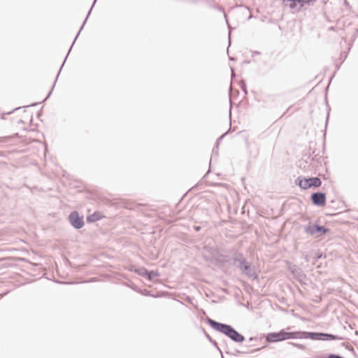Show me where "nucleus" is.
<instances>
[{"mask_svg":"<svg viewBox=\"0 0 358 358\" xmlns=\"http://www.w3.org/2000/svg\"><path fill=\"white\" fill-rule=\"evenodd\" d=\"M294 331H288L286 329H282L278 331L263 334L262 337L268 343L282 342L289 339H294Z\"/></svg>","mask_w":358,"mask_h":358,"instance_id":"nucleus-3","label":"nucleus"},{"mask_svg":"<svg viewBox=\"0 0 358 358\" xmlns=\"http://www.w3.org/2000/svg\"><path fill=\"white\" fill-rule=\"evenodd\" d=\"M260 54H261L260 52H259L257 50H255V51L252 52V57H255V55H259Z\"/></svg>","mask_w":358,"mask_h":358,"instance_id":"nucleus-31","label":"nucleus"},{"mask_svg":"<svg viewBox=\"0 0 358 358\" xmlns=\"http://www.w3.org/2000/svg\"><path fill=\"white\" fill-rule=\"evenodd\" d=\"M96 1H97V0H94L93 3H92V6H91L90 9V10H89V11H88L87 15V16H86L85 19L84 20V21H83V24H82V25H81V27H80V28L79 31H78V33H77V34H76V37H75V38H74V40H73V43H72L71 45V47H70V48H69V51H68V52H67V54H66V57H65V58H64V62H63V63H62V66H60V68H59V71H58V73H57V76H56V78H55V81H54V83H53V85H52V87H51V89H50V92H48V94H47L46 97H45V99L43 101H43H45L46 100H48V99H49V97L50 96V95H51V94H52V91H53V90H54V87H55V86L56 82H57V79H58V78H59V74H60V73H61V71H62V68H63V66H64V64H65V62H66V59H67V57H68V56H69V55L70 52L71 51V49H72V48H73V45H74V43H75V42H76V41L77 40L78 37L79 36V35H80V32H81L82 29H83V27H84L85 24H86L87 20L88 17H90V14H91V12H92V9H93V8H94V5H95V3H96Z\"/></svg>","mask_w":358,"mask_h":358,"instance_id":"nucleus-5","label":"nucleus"},{"mask_svg":"<svg viewBox=\"0 0 358 358\" xmlns=\"http://www.w3.org/2000/svg\"><path fill=\"white\" fill-rule=\"evenodd\" d=\"M68 220L75 229H80L85 225L84 216L80 215L77 210H73L69 213Z\"/></svg>","mask_w":358,"mask_h":358,"instance_id":"nucleus-7","label":"nucleus"},{"mask_svg":"<svg viewBox=\"0 0 358 358\" xmlns=\"http://www.w3.org/2000/svg\"><path fill=\"white\" fill-rule=\"evenodd\" d=\"M358 34H356V32L355 33L353 37L355 38L357 36Z\"/></svg>","mask_w":358,"mask_h":358,"instance_id":"nucleus-51","label":"nucleus"},{"mask_svg":"<svg viewBox=\"0 0 358 358\" xmlns=\"http://www.w3.org/2000/svg\"><path fill=\"white\" fill-rule=\"evenodd\" d=\"M136 292L146 296L157 297L155 294H151V292L148 289H141L138 287V290H136Z\"/></svg>","mask_w":358,"mask_h":358,"instance_id":"nucleus-19","label":"nucleus"},{"mask_svg":"<svg viewBox=\"0 0 358 358\" xmlns=\"http://www.w3.org/2000/svg\"><path fill=\"white\" fill-rule=\"evenodd\" d=\"M210 169H209V170L207 171L206 175L202 178V179L197 184H196L194 186H193L189 190L193 189H197L199 187V186L200 185V184L205 180L206 176L210 173Z\"/></svg>","mask_w":358,"mask_h":358,"instance_id":"nucleus-22","label":"nucleus"},{"mask_svg":"<svg viewBox=\"0 0 358 358\" xmlns=\"http://www.w3.org/2000/svg\"><path fill=\"white\" fill-rule=\"evenodd\" d=\"M215 348H216V349H217V350L220 352L221 355H222V350H220V348H219L218 345H217V347H215Z\"/></svg>","mask_w":358,"mask_h":358,"instance_id":"nucleus-41","label":"nucleus"},{"mask_svg":"<svg viewBox=\"0 0 358 358\" xmlns=\"http://www.w3.org/2000/svg\"><path fill=\"white\" fill-rule=\"evenodd\" d=\"M289 1L288 6L292 10H301L305 5L313 4L317 0H286Z\"/></svg>","mask_w":358,"mask_h":358,"instance_id":"nucleus-9","label":"nucleus"},{"mask_svg":"<svg viewBox=\"0 0 358 358\" xmlns=\"http://www.w3.org/2000/svg\"><path fill=\"white\" fill-rule=\"evenodd\" d=\"M40 103H41V102H35V103H31V104H30V105L27 106V107H29V106H36V105L39 104Z\"/></svg>","mask_w":358,"mask_h":358,"instance_id":"nucleus-37","label":"nucleus"},{"mask_svg":"<svg viewBox=\"0 0 358 358\" xmlns=\"http://www.w3.org/2000/svg\"><path fill=\"white\" fill-rule=\"evenodd\" d=\"M255 344H245V345H243V348H248L249 347L255 346Z\"/></svg>","mask_w":358,"mask_h":358,"instance_id":"nucleus-36","label":"nucleus"},{"mask_svg":"<svg viewBox=\"0 0 358 358\" xmlns=\"http://www.w3.org/2000/svg\"><path fill=\"white\" fill-rule=\"evenodd\" d=\"M289 344L292 345H293V346H294V347H296V348H299L300 350H302L306 349L305 345H303V344L296 343H293V342H290V343H289Z\"/></svg>","mask_w":358,"mask_h":358,"instance_id":"nucleus-23","label":"nucleus"},{"mask_svg":"<svg viewBox=\"0 0 358 358\" xmlns=\"http://www.w3.org/2000/svg\"><path fill=\"white\" fill-rule=\"evenodd\" d=\"M41 115H42L41 110L38 111L36 113V116L38 118H39L41 116Z\"/></svg>","mask_w":358,"mask_h":358,"instance_id":"nucleus-39","label":"nucleus"},{"mask_svg":"<svg viewBox=\"0 0 358 358\" xmlns=\"http://www.w3.org/2000/svg\"><path fill=\"white\" fill-rule=\"evenodd\" d=\"M209 342H210V343H211L214 347H217V344H218V343H217V342L215 340H214V339L210 340Z\"/></svg>","mask_w":358,"mask_h":358,"instance_id":"nucleus-30","label":"nucleus"},{"mask_svg":"<svg viewBox=\"0 0 358 358\" xmlns=\"http://www.w3.org/2000/svg\"><path fill=\"white\" fill-rule=\"evenodd\" d=\"M234 73V69H231V76H233Z\"/></svg>","mask_w":358,"mask_h":358,"instance_id":"nucleus-48","label":"nucleus"},{"mask_svg":"<svg viewBox=\"0 0 358 358\" xmlns=\"http://www.w3.org/2000/svg\"><path fill=\"white\" fill-rule=\"evenodd\" d=\"M206 322L212 329L224 334L236 343H243L245 341V336L236 331L231 324L220 322L210 317L206 319Z\"/></svg>","mask_w":358,"mask_h":358,"instance_id":"nucleus-1","label":"nucleus"},{"mask_svg":"<svg viewBox=\"0 0 358 358\" xmlns=\"http://www.w3.org/2000/svg\"><path fill=\"white\" fill-rule=\"evenodd\" d=\"M306 234L315 238L324 236L330 232V229L320 224L317 222H309L303 226Z\"/></svg>","mask_w":358,"mask_h":358,"instance_id":"nucleus-4","label":"nucleus"},{"mask_svg":"<svg viewBox=\"0 0 358 358\" xmlns=\"http://www.w3.org/2000/svg\"><path fill=\"white\" fill-rule=\"evenodd\" d=\"M18 123H20V124H24V121H23V120H19V122H18Z\"/></svg>","mask_w":358,"mask_h":358,"instance_id":"nucleus-45","label":"nucleus"},{"mask_svg":"<svg viewBox=\"0 0 358 358\" xmlns=\"http://www.w3.org/2000/svg\"><path fill=\"white\" fill-rule=\"evenodd\" d=\"M322 256L323 253L321 251L317 250L313 258L312 264L315 265L316 262L322 257Z\"/></svg>","mask_w":358,"mask_h":358,"instance_id":"nucleus-20","label":"nucleus"},{"mask_svg":"<svg viewBox=\"0 0 358 358\" xmlns=\"http://www.w3.org/2000/svg\"><path fill=\"white\" fill-rule=\"evenodd\" d=\"M194 230H195L196 231H199L201 230V226H199V225H197V226H194Z\"/></svg>","mask_w":358,"mask_h":358,"instance_id":"nucleus-35","label":"nucleus"},{"mask_svg":"<svg viewBox=\"0 0 358 358\" xmlns=\"http://www.w3.org/2000/svg\"><path fill=\"white\" fill-rule=\"evenodd\" d=\"M342 345L344 346L348 350L354 352L353 347L349 343H343Z\"/></svg>","mask_w":358,"mask_h":358,"instance_id":"nucleus-24","label":"nucleus"},{"mask_svg":"<svg viewBox=\"0 0 358 358\" xmlns=\"http://www.w3.org/2000/svg\"><path fill=\"white\" fill-rule=\"evenodd\" d=\"M96 281H97V278L94 277V278H91L85 280V282L89 283V282H96Z\"/></svg>","mask_w":358,"mask_h":358,"instance_id":"nucleus-29","label":"nucleus"},{"mask_svg":"<svg viewBox=\"0 0 358 358\" xmlns=\"http://www.w3.org/2000/svg\"><path fill=\"white\" fill-rule=\"evenodd\" d=\"M334 27H329V30H334Z\"/></svg>","mask_w":358,"mask_h":358,"instance_id":"nucleus-50","label":"nucleus"},{"mask_svg":"<svg viewBox=\"0 0 358 358\" xmlns=\"http://www.w3.org/2000/svg\"><path fill=\"white\" fill-rule=\"evenodd\" d=\"M356 34H358V27L356 29Z\"/></svg>","mask_w":358,"mask_h":358,"instance_id":"nucleus-52","label":"nucleus"},{"mask_svg":"<svg viewBox=\"0 0 358 358\" xmlns=\"http://www.w3.org/2000/svg\"><path fill=\"white\" fill-rule=\"evenodd\" d=\"M267 345H263L262 347L261 348H256V349H254V350H252L250 352H247L245 350H237V349H234V350H232L227 345H226V350H225V353L226 354H228V355H236V354H245V353H255V352H259L262 349H264L266 348H267Z\"/></svg>","mask_w":358,"mask_h":358,"instance_id":"nucleus-12","label":"nucleus"},{"mask_svg":"<svg viewBox=\"0 0 358 358\" xmlns=\"http://www.w3.org/2000/svg\"><path fill=\"white\" fill-rule=\"evenodd\" d=\"M289 270L296 280L301 284H306L304 280L306 279V274L300 267L294 264L289 267Z\"/></svg>","mask_w":358,"mask_h":358,"instance_id":"nucleus-10","label":"nucleus"},{"mask_svg":"<svg viewBox=\"0 0 358 358\" xmlns=\"http://www.w3.org/2000/svg\"><path fill=\"white\" fill-rule=\"evenodd\" d=\"M312 203L317 207H324L326 205L327 195L323 192H315L310 194Z\"/></svg>","mask_w":358,"mask_h":358,"instance_id":"nucleus-8","label":"nucleus"},{"mask_svg":"<svg viewBox=\"0 0 358 358\" xmlns=\"http://www.w3.org/2000/svg\"><path fill=\"white\" fill-rule=\"evenodd\" d=\"M222 139H223V138H221V136H220V137L217 138V141H216V144H217V145H216V149H217V148H218V145H219L220 142L221 141H222Z\"/></svg>","mask_w":358,"mask_h":358,"instance_id":"nucleus-33","label":"nucleus"},{"mask_svg":"<svg viewBox=\"0 0 358 358\" xmlns=\"http://www.w3.org/2000/svg\"><path fill=\"white\" fill-rule=\"evenodd\" d=\"M294 339H310L313 341H318V332L296 331H294Z\"/></svg>","mask_w":358,"mask_h":358,"instance_id":"nucleus-11","label":"nucleus"},{"mask_svg":"<svg viewBox=\"0 0 358 358\" xmlns=\"http://www.w3.org/2000/svg\"><path fill=\"white\" fill-rule=\"evenodd\" d=\"M20 107L15 108V109H13L12 111L8 112V113H7V114H8V115H10V114H11L14 110H18V109H20Z\"/></svg>","mask_w":358,"mask_h":358,"instance_id":"nucleus-40","label":"nucleus"},{"mask_svg":"<svg viewBox=\"0 0 358 358\" xmlns=\"http://www.w3.org/2000/svg\"><path fill=\"white\" fill-rule=\"evenodd\" d=\"M239 85L242 91L244 92L245 95L248 94L247 85L244 80H241L239 83Z\"/></svg>","mask_w":358,"mask_h":358,"instance_id":"nucleus-21","label":"nucleus"},{"mask_svg":"<svg viewBox=\"0 0 358 358\" xmlns=\"http://www.w3.org/2000/svg\"><path fill=\"white\" fill-rule=\"evenodd\" d=\"M191 1L196 2V0H191Z\"/></svg>","mask_w":358,"mask_h":358,"instance_id":"nucleus-54","label":"nucleus"},{"mask_svg":"<svg viewBox=\"0 0 358 358\" xmlns=\"http://www.w3.org/2000/svg\"><path fill=\"white\" fill-rule=\"evenodd\" d=\"M343 338L339 336L338 335L326 333V332H318V341H336V340H343Z\"/></svg>","mask_w":358,"mask_h":358,"instance_id":"nucleus-14","label":"nucleus"},{"mask_svg":"<svg viewBox=\"0 0 358 358\" xmlns=\"http://www.w3.org/2000/svg\"><path fill=\"white\" fill-rule=\"evenodd\" d=\"M101 218V216L99 212H94L92 214H90L86 217V222L87 223H94L96 221L100 220Z\"/></svg>","mask_w":358,"mask_h":358,"instance_id":"nucleus-15","label":"nucleus"},{"mask_svg":"<svg viewBox=\"0 0 358 358\" xmlns=\"http://www.w3.org/2000/svg\"><path fill=\"white\" fill-rule=\"evenodd\" d=\"M232 264L239 268L241 272L248 278L252 280L258 279V274L255 271L254 268L252 266L251 264L247 261L243 253L238 252L236 254L235 257L233 258Z\"/></svg>","mask_w":358,"mask_h":358,"instance_id":"nucleus-2","label":"nucleus"},{"mask_svg":"<svg viewBox=\"0 0 358 358\" xmlns=\"http://www.w3.org/2000/svg\"><path fill=\"white\" fill-rule=\"evenodd\" d=\"M222 358H224L223 355H222Z\"/></svg>","mask_w":358,"mask_h":358,"instance_id":"nucleus-56","label":"nucleus"},{"mask_svg":"<svg viewBox=\"0 0 358 358\" xmlns=\"http://www.w3.org/2000/svg\"><path fill=\"white\" fill-rule=\"evenodd\" d=\"M295 185L303 189H308L310 188H318L322 185V180L317 176H299L295 180Z\"/></svg>","mask_w":358,"mask_h":358,"instance_id":"nucleus-6","label":"nucleus"},{"mask_svg":"<svg viewBox=\"0 0 358 358\" xmlns=\"http://www.w3.org/2000/svg\"><path fill=\"white\" fill-rule=\"evenodd\" d=\"M201 329L202 330V331L203 332L206 338L210 341V340H212L213 338H211V336L206 331V330L202 327H201Z\"/></svg>","mask_w":358,"mask_h":358,"instance_id":"nucleus-27","label":"nucleus"},{"mask_svg":"<svg viewBox=\"0 0 358 358\" xmlns=\"http://www.w3.org/2000/svg\"><path fill=\"white\" fill-rule=\"evenodd\" d=\"M206 2H207L210 6H212L214 8H215V9H217V10H220V11H221V12H222V13H223L224 16V17H225V19H226V22H227V26H228V29H229L228 41H229V46L231 45V30H232V29L231 28V26H230V24H229V22H228V21H227V15H226V13H224V9H223L221 6H218V5L215 4V3H214V4L213 5V4H212V3H213V0H206Z\"/></svg>","mask_w":358,"mask_h":358,"instance_id":"nucleus-13","label":"nucleus"},{"mask_svg":"<svg viewBox=\"0 0 358 358\" xmlns=\"http://www.w3.org/2000/svg\"><path fill=\"white\" fill-rule=\"evenodd\" d=\"M231 132V129H229L227 132L224 133L222 135H221V138H224L229 133Z\"/></svg>","mask_w":358,"mask_h":358,"instance_id":"nucleus-32","label":"nucleus"},{"mask_svg":"<svg viewBox=\"0 0 358 358\" xmlns=\"http://www.w3.org/2000/svg\"><path fill=\"white\" fill-rule=\"evenodd\" d=\"M329 113L328 112L327 113V118H326V125L327 124V122H328V120H329Z\"/></svg>","mask_w":358,"mask_h":358,"instance_id":"nucleus-43","label":"nucleus"},{"mask_svg":"<svg viewBox=\"0 0 358 358\" xmlns=\"http://www.w3.org/2000/svg\"><path fill=\"white\" fill-rule=\"evenodd\" d=\"M122 285L128 287L136 292V290H138V287L135 285L131 280H128L126 282H122Z\"/></svg>","mask_w":358,"mask_h":358,"instance_id":"nucleus-17","label":"nucleus"},{"mask_svg":"<svg viewBox=\"0 0 358 358\" xmlns=\"http://www.w3.org/2000/svg\"><path fill=\"white\" fill-rule=\"evenodd\" d=\"M304 259L306 262H309L310 261V258L308 255H304Z\"/></svg>","mask_w":358,"mask_h":358,"instance_id":"nucleus-34","label":"nucleus"},{"mask_svg":"<svg viewBox=\"0 0 358 358\" xmlns=\"http://www.w3.org/2000/svg\"><path fill=\"white\" fill-rule=\"evenodd\" d=\"M212 153H213V155L217 154V150H215V148L213 149Z\"/></svg>","mask_w":358,"mask_h":358,"instance_id":"nucleus-44","label":"nucleus"},{"mask_svg":"<svg viewBox=\"0 0 358 358\" xmlns=\"http://www.w3.org/2000/svg\"><path fill=\"white\" fill-rule=\"evenodd\" d=\"M215 348H216V349H217V350L220 352L221 355H222V350H220V348H219L218 345H217V347H215Z\"/></svg>","mask_w":358,"mask_h":358,"instance_id":"nucleus-42","label":"nucleus"},{"mask_svg":"<svg viewBox=\"0 0 358 358\" xmlns=\"http://www.w3.org/2000/svg\"><path fill=\"white\" fill-rule=\"evenodd\" d=\"M217 185V183L212 184V185Z\"/></svg>","mask_w":358,"mask_h":358,"instance_id":"nucleus-55","label":"nucleus"},{"mask_svg":"<svg viewBox=\"0 0 358 358\" xmlns=\"http://www.w3.org/2000/svg\"><path fill=\"white\" fill-rule=\"evenodd\" d=\"M146 271H147V268L145 267L140 266V267H136L134 273L138 274L140 276L145 278Z\"/></svg>","mask_w":358,"mask_h":358,"instance_id":"nucleus-18","label":"nucleus"},{"mask_svg":"<svg viewBox=\"0 0 358 358\" xmlns=\"http://www.w3.org/2000/svg\"><path fill=\"white\" fill-rule=\"evenodd\" d=\"M68 284H75L76 282H67Z\"/></svg>","mask_w":358,"mask_h":358,"instance_id":"nucleus-49","label":"nucleus"},{"mask_svg":"<svg viewBox=\"0 0 358 358\" xmlns=\"http://www.w3.org/2000/svg\"><path fill=\"white\" fill-rule=\"evenodd\" d=\"M333 78H334V76H332L331 77V78H330V81L333 79Z\"/></svg>","mask_w":358,"mask_h":358,"instance_id":"nucleus-53","label":"nucleus"},{"mask_svg":"<svg viewBox=\"0 0 358 358\" xmlns=\"http://www.w3.org/2000/svg\"><path fill=\"white\" fill-rule=\"evenodd\" d=\"M262 338H263L262 336H260V337H258V336H254V337H253V336H252V337H250V338H249V342H254V341L257 342V341H261Z\"/></svg>","mask_w":358,"mask_h":358,"instance_id":"nucleus-25","label":"nucleus"},{"mask_svg":"<svg viewBox=\"0 0 358 358\" xmlns=\"http://www.w3.org/2000/svg\"><path fill=\"white\" fill-rule=\"evenodd\" d=\"M159 275L160 273H159L158 271H149L147 269L145 278L149 281H154L155 278L159 277Z\"/></svg>","mask_w":358,"mask_h":358,"instance_id":"nucleus-16","label":"nucleus"},{"mask_svg":"<svg viewBox=\"0 0 358 358\" xmlns=\"http://www.w3.org/2000/svg\"><path fill=\"white\" fill-rule=\"evenodd\" d=\"M229 60L235 61V59L234 57H229Z\"/></svg>","mask_w":358,"mask_h":358,"instance_id":"nucleus-47","label":"nucleus"},{"mask_svg":"<svg viewBox=\"0 0 358 358\" xmlns=\"http://www.w3.org/2000/svg\"><path fill=\"white\" fill-rule=\"evenodd\" d=\"M336 70H338L340 69V64L339 65L336 64Z\"/></svg>","mask_w":358,"mask_h":358,"instance_id":"nucleus-46","label":"nucleus"},{"mask_svg":"<svg viewBox=\"0 0 358 358\" xmlns=\"http://www.w3.org/2000/svg\"><path fill=\"white\" fill-rule=\"evenodd\" d=\"M343 4L349 10H351L352 6L350 3L347 0H343Z\"/></svg>","mask_w":358,"mask_h":358,"instance_id":"nucleus-26","label":"nucleus"},{"mask_svg":"<svg viewBox=\"0 0 358 358\" xmlns=\"http://www.w3.org/2000/svg\"><path fill=\"white\" fill-rule=\"evenodd\" d=\"M136 268V266L135 265H129L128 267H127V270L131 271V272H135V270Z\"/></svg>","mask_w":358,"mask_h":358,"instance_id":"nucleus-28","label":"nucleus"},{"mask_svg":"<svg viewBox=\"0 0 358 358\" xmlns=\"http://www.w3.org/2000/svg\"><path fill=\"white\" fill-rule=\"evenodd\" d=\"M186 301H187V302H189V303H192V298H191L190 296H187L186 297Z\"/></svg>","mask_w":358,"mask_h":358,"instance_id":"nucleus-38","label":"nucleus"}]
</instances>
